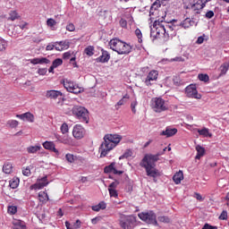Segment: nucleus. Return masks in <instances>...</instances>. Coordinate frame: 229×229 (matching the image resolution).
I'll list each match as a JSON object with an SVG mask.
<instances>
[{"label": "nucleus", "instance_id": "b1692460", "mask_svg": "<svg viewBox=\"0 0 229 229\" xmlns=\"http://www.w3.org/2000/svg\"><path fill=\"white\" fill-rule=\"evenodd\" d=\"M194 24H196V22L192 19L186 18L184 21L179 23V26H182V28H184V30H187L191 28V26H194Z\"/></svg>", "mask_w": 229, "mask_h": 229}, {"label": "nucleus", "instance_id": "c03bdc74", "mask_svg": "<svg viewBox=\"0 0 229 229\" xmlns=\"http://www.w3.org/2000/svg\"><path fill=\"white\" fill-rule=\"evenodd\" d=\"M158 221L160 223H171V218H169V216H158Z\"/></svg>", "mask_w": 229, "mask_h": 229}, {"label": "nucleus", "instance_id": "dca6fc26", "mask_svg": "<svg viewBox=\"0 0 229 229\" xmlns=\"http://www.w3.org/2000/svg\"><path fill=\"white\" fill-rule=\"evenodd\" d=\"M43 148H45V149H48V151H52L57 157H60V151H58V149L56 148V147L55 145V142H53V141H45L43 143Z\"/></svg>", "mask_w": 229, "mask_h": 229}, {"label": "nucleus", "instance_id": "473e14b6", "mask_svg": "<svg viewBox=\"0 0 229 229\" xmlns=\"http://www.w3.org/2000/svg\"><path fill=\"white\" fill-rule=\"evenodd\" d=\"M42 149V147L40 145H35V146H30L27 148L28 153H37L38 151H40Z\"/></svg>", "mask_w": 229, "mask_h": 229}, {"label": "nucleus", "instance_id": "5701e85b", "mask_svg": "<svg viewBox=\"0 0 229 229\" xmlns=\"http://www.w3.org/2000/svg\"><path fill=\"white\" fill-rule=\"evenodd\" d=\"M178 133V129L173 128L171 129L170 127H166V129L163 131L160 132V135L163 137H173L174 135H176Z\"/></svg>", "mask_w": 229, "mask_h": 229}, {"label": "nucleus", "instance_id": "c756f323", "mask_svg": "<svg viewBox=\"0 0 229 229\" xmlns=\"http://www.w3.org/2000/svg\"><path fill=\"white\" fill-rule=\"evenodd\" d=\"M197 131L201 137H209V139L212 138V133H210V131L206 127L202 129H197Z\"/></svg>", "mask_w": 229, "mask_h": 229}, {"label": "nucleus", "instance_id": "e433bc0d", "mask_svg": "<svg viewBox=\"0 0 229 229\" xmlns=\"http://www.w3.org/2000/svg\"><path fill=\"white\" fill-rule=\"evenodd\" d=\"M84 53L88 56H93V55H94V47L93 46H89L88 47H86L84 49Z\"/></svg>", "mask_w": 229, "mask_h": 229}, {"label": "nucleus", "instance_id": "7c9ffc66", "mask_svg": "<svg viewBox=\"0 0 229 229\" xmlns=\"http://www.w3.org/2000/svg\"><path fill=\"white\" fill-rule=\"evenodd\" d=\"M13 171V165H12V163H5L3 166V172L5 174H12V172Z\"/></svg>", "mask_w": 229, "mask_h": 229}, {"label": "nucleus", "instance_id": "6e6552de", "mask_svg": "<svg viewBox=\"0 0 229 229\" xmlns=\"http://www.w3.org/2000/svg\"><path fill=\"white\" fill-rule=\"evenodd\" d=\"M153 29L150 30V37H153L154 38H157V35H166L165 31V23L163 20H157L153 23ZM155 33L157 35H155Z\"/></svg>", "mask_w": 229, "mask_h": 229}, {"label": "nucleus", "instance_id": "20e7f679", "mask_svg": "<svg viewBox=\"0 0 229 229\" xmlns=\"http://www.w3.org/2000/svg\"><path fill=\"white\" fill-rule=\"evenodd\" d=\"M137 223V216L133 215H123L120 214L119 216V225L123 229H133L135 224Z\"/></svg>", "mask_w": 229, "mask_h": 229}, {"label": "nucleus", "instance_id": "4c0bfd02", "mask_svg": "<svg viewBox=\"0 0 229 229\" xmlns=\"http://www.w3.org/2000/svg\"><path fill=\"white\" fill-rule=\"evenodd\" d=\"M228 64H224L220 66L219 71H220V74H225L226 72H228Z\"/></svg>", "mask_w": 229, "mask_h": 229}, {"label": "nucleus", "instance_id": "e2e57ef3", "mask_svg": "<svg viewBox=\"0 0 229 229\" xmlns=\"http://www.w3.org/2000/svg\"><path fill=\"white\" fill-rule=\"evenodd\" d=\"M206 19H212V17H214V12L213 11H208L206 15H205Z\"/></svg>", "mask_w": 229, "mask_h": 229}, {"label": "nucleus", "instance_id": "4d7b16f0", "mask_svg": "<svg viewBox=\"0 0 229 229\" xmlns=\"http://www.w3.org/2000/svg\"><path fill=\"white\" fill-rule=\"evenodd\" d=\"M228 218V212L223 211L219 216V219H222L223 221L226 220Z\"/></svg>", "mask_w": 229, "mask_h": 229}, {"label": "nucleus", "instance_id": "69168bd1", "mask_svg": "<svg viewBox=\"0 0 229 229\" xmlns=\"http://www.w3.org/2000/svg\"><path fill=\"white\" fill-rule=\"evenodd\" d=\"M170 62H183V58L182 57H175L170 60Z\"/></svg>", "mask_w": 229, "mask_h": 229}, {"label": "nucleus", "instance_id": "13d9d810", "mask_svg": "<svg viewBox=\"0 0 229 229\" xmlns=\"http://www.w3.org/2000/svg\"><path fill=\"white\" fill-rule=\"evenodd\" d=\"M65 226L67 229H78L80 228V225H71V223H69L68 221L65 222Z\"/></svg>", "mask_w": 229, "mask_h": 229}, {"label": "nucleus", "instance_id": "393cba45", "mask_svg": "<svg viewBox=\"0 0 229 229\" xmlns=\"http://www.w3.org/2000/svg\"><path fill=\"white\" fill-rule=\"evenodd\" d=\"M50 63H51V61H49V59H47L46 57L30 59V64H32L33 65H38V64L42 65L44 64H47Z\"/></svg>", "mask_w": 229, "mask_h": 229}, {"label": "nucleus", "instance_id": "603ef678", "mask_svg": "<svg viewBox=\"0 0 229 229\" xmlns=\"http://www.w3.org/2000/svg\"><path fill=\"white\" fill-rule=\"evenodd\" d=\"M16 226H19L21 229H25L26 228V224L23 221L18 220L15 223Z\"/></svg>", "mask_w": 229, "mask_h": 229}, {"label": "nucleus", "instance_id": "f8f14e48", "mask_svg": "<svg viewBox=\"0 0 229 229\" xmlns=\"http://www.w3.org/2000/svg\"><path fill=\"white\" fill-rule=\"evenodd\" d=\"M185 94L187 98H192L193 99H201V95L198 93L196 85L191 84L185 89Z\"/></svg>", "mask_w": 229, "mask_h": 229}, {"label": "nucleus", "instance_id": "4be33fe9", "mask_svg": "<svg viewBox=\"0 0 229 229\" xmlns=\"http://www.w3.org/2000/svg\"><path fill=\"white\" fill-rule=\"evenodd\" d=\"M101 51L102 54L97 58V62H99L100 64H106V62L110 60V53L105 49H102Z\"/></svg>", "mask_w": 229, "mask_h": 229}, {"label": "nucleus", "instance_id": "58836bf2", "mask_svg": "<svg viewBox=\"0 0 229 229\" xmlns=\"http://www.w3.org/2000/svg\"><path fill=\"white\" fill-rule=\"evenodd\" d=\"M64 64V61L61 58H56L53 61L52 66L56 69V67H60Z\"/></svg>", "mask_w": 229, "mask_h": 229}, {"label": "nucleus", "instance_id": "338daca9", "mask_svg": "<svg viewBox=\"0 0 229 229\" xmlns=\"http://www.w3.org/2000/svg\"><path fill=\"white\" fill-rule=\"evenodd\" d=\"M204 41H205V38H203V36L199 37L197 39L198 44H203Z\"/></svg>", "mask_w": 229, "mask_h": 229}, {"label": "nucleus", "instance_id": "4468645a", "mask_svg": "<svg viewBox=\"0 0 229 229\" xmlns=\"http://www.w3.org/2000/svg\"><path fill=\"white\" fill-rule=\"evenodd\" d=\"M157 80H158V71L152 70L148 72L145 80V84L147 87H150V85H153V81H157Z\"/></svg>", "mask_w": 229, "mask_h": 229}, {"label": "nucleus", "instance_id": "bf43d9fd", "mask_svg": "<svg viewBox=\"0 0 229 229\" xmlns=\"http://www.w3.org/2000/svg\"><path fill=\"white\" fill-rule=\"evenodd\" d=\"M38 74H40V76H45V74L47 73V68H40L38 71Z\"/></svg>", "mask_w": 229, "mask_h": 229}, {"label": "nucleus", "instance_id": "6ab92c4d", "mask_svg": "<svg viewBox=\"0 0 229 229\" xmlns=\"http://www.w3.org/2000/svg\"><path fill=\"white\" fill-rule=\"evenodd\" d=\"M104 173H106V174L110 173H113V174H123V172L115 169V163H111L109 165L104 168Z\"/></svg>", "mask_w": 229, "mask_h": 229}, {"label": "nucleus", "instance_id": "423d86ee", "mask_svg": "<svg viewBox=\"0 0 229 229\" xmlns=\"http://www.w3.org/2000/svg\"><path fill=\"white\" fill-rule=\"evenodd\" d=\"M73 115H76L82 123H89V110L83 106H75L72 110Z\"/></svg>", "mask_w": 229, "mask_h": 229}, {"label": "nucleus", "instance_id": "0eeeda50", "mask_svg": "<svg viewBox=\"0 0 229 229\" xmlns=\"http://www.w3.org/2000/svg\"><path fill=\"white\" fill-rule=\"evenodd\" d=\"M151 106L154 112H157L158 114L162 112H165L168 106L165 104V100L162 98H154L151 99Z\"/></svg>", "mask_w": 229, "mask_h": 229}, {"label": "nucleus", "instance_id": "7ed1b4c3", "mask_svg": "<svg viewBox=\"0 0 229 229\" xmlns=\"http://www.w3.org/2000/svg\"><path fill=\"white\" fill-rule=\"evenodd\" d=\"M109 46L113 51H115L118 55H130L131 53L132 47L130 44H127L124 41L114 38L111 39Z\"/></svg>", "mask_w": 229, "mask_h": 229}, {"label": "nucleus", "instance_id": "aec40b11", "mask_svg": "<svg viewBox=\"0 0 229 229\" xmlns=\"http://www.w3.org/2000/svg\"><path fill=\"white\" fill-rule=\"evenodd\" d=\"M63 93L62 91H58V90H47L46 93V98H47L48 99H58V98H62Z\"/></svg>", "mask_w": 229, "mask_h": 229}, {"label": "nucleus", "instance_id": "3c124183", "mask_svg": "<svg viewBox=\"0 0 229 229\" xmlns=\"http://www.w3.org/2000/svg\"><path fill=\"white\" fill-rule=\"evenodd\" d=\"M8 213L12 214V215L17 214V207H15V206H9L8 207Z\"/></svg>", "mask_w": 229, "mask_h": 229}, {"label": "nucleus", "instance_id": "a19ab883", "mask_svg": "<svg viewBox=\"0 0 229 229\" xmlns=\"http://www.w3.org/2000/svg\"><path fill=\"white\" fill-rule=\"evenodd\" d=\"M198 78L200 81H204L205 83H207V81L210 80L208 74H203V73H199L198 75Z\"/></svg>", "mask_w": 229, "mask_h": 229}, {"label": "nucleus", "instance_id": "cd10ccee", "mask_svg": "<svg viewBox=\"0 0 229 229\" xmlns=\"http://www.w3.org/2000/svg\"><path fill=\"white\" fill-rule=\"evenodd\" d=\"M173 180L176 185H179V183H182V180H183V172L179 171L177 172L174 176Z\"/></svg>", "mask_w": 229, "mask_h": 229}, {"label": "nucleus", "instance_id": "a878e982", "mask_svg": "<svg viewBox=\"0 0 229 229\" xmlns=\"http://www.w3.org/2000/svg\"><path fill=\"white\" fill-rule=\"evenodd\" d=\"M130 99V95L126 94L125 96H123L122 98V99H120L116 105L114 106V108H116V110H119V108H121V106H123V105H126V103H128V100Z\"/></svg>", "mask_w": 229, "mask_h": 229}, {"label": "nucleus", "instance_id": "1a4fd4ad", "mask_svg": "<svg viewBox=\"0 0 229 229\" xmlns=\"http://www.w3.org/2000/svg\"><path fill=\"white\" fill-rule=\"evenodd\" d=\"M63 85L67 92H71L72 94H81L83 92V88L71 80H64Z\"/></svg>", "mask_w": 229, "mask_h": 229}, {"label": "nucleus", "instance_id": "5fc2aeb1", "mask_svg": "<svg viewBox=\"0 0 229 229\" xmlns=\"http://www.w3.org/2000/svg\"><path fill=\"white\" fill-rule=\"evenodd\" d=\"M136 106H137V100H134L131 104V108L132 114H137V109L135 108Z\"/></svg>", "mask_w": 229, "mask_h": 229}, {"label": "nucleus", "instance_id": "c85d7f7f", "mask_svg": "<svg viewBox=\"0 0 229 229\" xmlns=\"http://www.w3.org/2000/svg\"><path fill=\"white\" fill-rule=\"evenodd\" d=\"M106 208V203L105 201H101L98 205L91 207V210H93L94 212H99V210H105Z\"/></svg>", "mask_w": 229, "mask_h": 229}, {"label": "nucleus", "instance_id": "39448f33", "mask_svg": "<svg viewBox=\"0 0 229 229\" xmlns=\"http://www.w3.org/2000/svg\"><path fill=\"white\" fill-rule=\"evenodd\" d=\"M138 217L147 225H153L157 226L158 222L157 221V215L153 211L141 212L138 214Z\"/></svg>", "mask_w": 229, "mask_h": 229}, {"label": "nucleus", "instance_id": "72a5a7b5", "mask_svg": "<svg viewBox=\"0 0 229 229\" xmlns=\"http://www.w3.org/2000/svg\"><path fill=\"white\" fill-rule=\"evenodd\" d=\"M9 187L11 189H17L19 187V178H13L9 181Z\"/></svg>", "mask_w": 229, "mask_h": 229}, {"label": "nucleus", "instance_id": "9b49d317", "mask_svg": "<svg viewBox=\"0 0 229 229\" xmlns=\"http://www.w3.org/2000/svg\"><path fill=\"white\" fill-rule=\"evenodd\" d=\"M176 20H172L170 22L165 21V30L167 37H174L176 35Z\"/></svg>", "mask_w": 229, "mask_h": 229}, {"label": "nucleus", "instance_id": "6e6d98bb", "mask_svg": "<svg viewBox=\"0 0 229 229\" xmlns=\"http://www.w3.org/2000/svg\"><path fill=\"white\" fill-rule=\"evenodd\" d=\"M117 185H119V181H114L111 184H109L108 189H117Z\"/></svg>", "mask_w": 229, "mask_h": 229}, {"label": "nucleus", "instance_id": "f03ea898", "mask_svg": "<svg viewBox=\"0 0 229 229\" xmlns=\"http://www.w3.org/2000/svg\"><path fill=\"white\" fill-rule=\"evenodd\" d=\"M122 140L123 137L119 134H106L104 136V141L99 147L100 158L106 157L109 151H112Z\"/></svg>", "mask_w": 229, "mask_h": 229}, {"label": "nucleus", "instance_id": "49530a36", "mask_svg": "<svg viewBox=\"0 0 229 229\" xmlns=\"http://www.w3.org/2000/svg\"><path fill=\"white\" fill-rule=\"evenodd\" d=\"M53 49L56 50V42L49 43L46 47V51H53Z\"/></svg>", "mask_w": 229, "mask_h": 229}, {"label": "nucleus", "instance_id": "ddd939ff", "mask_svg": "<svg viewBox=\"0 0 229 229\" xmlns=\"http://www.w3.org/2000/svg\"><path fill=\"white\" fill-rule=\"evenodd\" d=\"M85 128H83V126H81V124H76L73 127L72 135L74 139L80 140L81 139H83L85 137Z\"/></svg>", "mask_w": 229, "mask_h": 229}, {"label": "nucleus", "instance_id": "09e8293b", "mask_svg": "<svg viewBox=\"0 0 229 229\" xmlns=\"http://www.w3.org/2000/svg\"><path fill=\"white\" fill-rule=\"evenodd\" d=\"M22 174L24 176H30L31 174V169H30V166H27L26 168H22Z\"/></svg>", "mask_w": 229, "mask_h": 229}, {"label": "nucleus", "instance_id": "2eb2a0df", "mask_svg": "<svg viewBox=\"0 0 229 229\" xmlns=\"http://www.w3.org/2000/svg\"><path fill=\"white\" fill-rule=\"evenodd\" d=\"M47 185H49V182H47V177H43L35 184L30 186L31 191H40V189H44Z\"/></svg>", "mask_w": 229, "mask_h": 229}, {"label": "nucleus", "instance_id": "680f3d73", "mask_svg": "<svg viewBox=\"0 0 229 229\" xmlns=\"http://www.w3.org/2000/svg\"><path fill=\"white\" fill-rule=\"evenodd\" d=\"M66 30L67 31H74V30H76V27H74V24L70 23L66 26Z\"/></svg>", "mask_w": 229, "mask_h": 229}, {"label": "nucleus", "instance_id": "774afa93", "mask_svg": "<svg viewBox=\"0 0 229 229\" xmlns=\"http://www.w3.org/2000/svg\"><path fill=\"white\" fill-rule=\"evenodd\" d=\"M195 198L198 201H203V197H201V194L199 193H195Z\"/></svg>", "mask_w": 229, "mask_h": 229}, {"label": "nucleus", "instance_id": "0e129e2a", "mask_svg": "<svg viewBox=\"0 0 229 229\" xmlns=\"http://www.w3.org/2000/svg\"><path fill=\"white\" fill-rule=\"evenodd\" d=\"M63 58H64V60H69V58H71V52H65L63 55Z\"/></svg>", "mask_w": 229, "mask_h": 229}, {"label": "nucleus", "instance_id": "37998d69", "mask_svg": "<svg viewBox=\"0 0 229 229\" xmlns=\"http://www.w3.org/2000/svg\"><path fill=\"white\" fill-rule=\"evenodd\" d=\"M61 131L63 135H65V133H69V125L66 123L61 125Z\"/></svg>", "mask_w": 229, "mask_h": 229}, {"label": "nucleus", "instance_id": "f3484780", "mask_svg": "<svg viewBox=\"0 0 229 229\" xmlns=\"http://www.w3.org/2000/svg\"><path fill=\"white\" fill-rule=\"evenodd\" d=\"M16 117L18 119H21V121H27L28 123H35V115H33V114L30 112L21 114H16Z\"/></svg>", "mask_w": 229, "mask_h": 229}, {"label": "nucleus", "instance_id": "79ce46f5", "mask_svg": "<svg viewBox=\"0 0 229 229\" xmlns=\"http://www.w3.org/2000/svg\"><path fill=\"white\" fill-rule=\"evenodd\" d=\"M9 15L10 17L8 18V21H15L19 19V14H17V12L15 11H11Z\"/></svg>", "mask_w": 229, "mask_h": 229}, {"label": "nucleus", "instance_id": "f257e3e1", "mask_svg": "<svg viewBox=\"0 0 229 229\" xmlns=\"http://www.w3.org/2000/svg\"><path fill=\"white\" fill-rule=\"evenodd\" d=\"M167 151V148H165L162 152H158L156 155L146 154L140 163V167H143L146 170L147 176L150 178H157L160 175L158 169L155 168L157 162L160 160L161 155H164Z\"/></svg>", "mask_w": 229, "mask_h": 229}, {"label": "nucleus", "instance_id": "8fccbe9b", "mask_svg": "<svg viewBox=\"0 0 229 229\" xmlns=\"http://www.w3.org/2000/svg\"><path fill=\"white\" fill-rule=\"evenodd\" d=\"M135 35L138 38L139 42H142V32L140 31V29H136Z\"/></svg>", "mask_w": 229, "mask_h": 229}, {"label": "nucleus", "instance_id": "9d476101", "mask_svg": "<svg viewBox=\"0 0 229 229\" xmlns=\"http://www.w3.org/2000/svg\"><path fill=\"white\" fill-rule=\"evenodd\" d=\"M208 1L210 0H197L195 4L189 5L187 8L189 12L193 13V15H199L201 10L205 8V5L207 4V3H208Z\"/></svg>", "mask_w": 229, "mask_h": 229}, {"label": "nucleus", "instance_id": "052dcab7", "mask_svg": "<svg viewBox=\"0 0 229 229\" xmlns=\"http://www.w3.org/2000/svg\"><path fill=\"white\" fill-rule=\"evenodd\" d=\"M120 26L122 28H127L128 27V21H126V20H124V19H121L120 20Z\"/></svg>", "mask_w": 229, "mask_h": 229}, {"label": "nucleus", "instance_id": "2f4dec72", "mask_svg": "<svg viewBox=\"0 0 229 229\" xmlns=\"http://www.w3.org/2000/svg\"><path fill=\"white\" fill-rule=\"evenodd\" d=\"M38 198L41 203H46L47 201H49V196L44 191L38 193Z\"/></svg>", "mask_w": 229, "mask_h": 229}, {"label": "nucleus", "instance_id": "ea45409f", "mask_svg": "<svg viewBox=\"0 0 229 229\" xmlns=\"http://www.w3.org/2000/svg\"><path fill=\"white\" fill-rule=\"evenodd\" d=\"M8 47V42L4 39H0V51H6Z\"/></svg>", "mask_w": 229, "mask_h": 229}, {"label": "nucleus", "instance_id": "f704fd0d", "mask_svg": "<svg viewBox=\"0 0 229 229\" xmlns=\"http://www.w3.org/2000/svg\"><path fill=\"white\" fill-rule=\"evenodd\" d=\"M6 126H8L9 128H17V126H19V121L8 120L6 123Z\"/></svg>", "mask_w": 229, "mask_h": 229}, {"label": "nucleus", "instance_id": "a211bd4d", "mask_svg": "<svg viewBox=\"0 0 229 229\" xmlns=\"http://www.w3.org/2000/svg\"><path fill=\"white\" fill-rule=\"evenodd\" d=\"M71 43L69 40L64 41H56L55 42V51H65V49H69Z\"/></svg>", "mask_w": 229, "mask_h": 229}, {"label": "nucleus", "instance_id": "412c9836", "mask_svg": "<svg viewBox=\"0 0 229 229\" xmlns=\"http://www.w3.org/2000/svg\"><path fill=\"white\" fill-rule=\"evenodd\" d=\"M55 139L57 140L58 142H60L61 144H65L66 146H71L72 144V139L68 135H64V136L56 135Z\"/></svg>", "mask_w": 229, "mask_h": 229}, {"label": "nucleus", "instance_id": "de8ad7c7", "mask_svg": "<svg viewBox=\"0 0 229 229\" xmlns=\"http://www.w3.org/2000/svg\"><path fill=\"white\" fill-rule=\"evenodd\" d=\"M47 25L49 26L50 28H54V26H56V21L50 18L47 21Z\"/></svg>", "mask_w": 229, "mask_h": 229}, {"label": "nucleus", "instance_id": "a18cd8bd", "mask_svg": "<svg viewBox=\"0 0 229 229\" xmlns=\"http://www.w3.org/2000/svg\"><path fill=\"white\" fill-rule=\"evenodd\" d=\"M108 192H109V195L111 198H118V196H119L117 190L108 189Z\"/></svg>", "mask_w": 229, "mask_h": 229}, {"label": "nucleus", "instance_id": "bb28decb", "mask_svg": "<svg viewBox=\"0 0 229 229\" xmlns=\"http://www.w3.org/2000/svg\"><path fill=\"white\" fill-rule=\"evenodd\" d=\"M195 149L197 151V155L195 157L197 160H199L201 157L205 156V148H203L201 145H197Z\"/></svg>", "mask_w": 229, "mask_h": 229}, {"label": "nucleus", "instance_id": "c9c22d12", "mask_svg": "<svg viewBox=\"0 0 229 229\" xmlns=\"http://www.w3.org/2000/svg\"><path fill=\"white\" fill-rule=\"evenodd\" d=\"M132 155L133 151H131V149H127L125 150L123 155L120 156L119 160H123V158H130V157H132Z\"/></svg>", "mask_w": 229, "mask_h": 229}, {"label": "nucleus", "instance_id": "864d4df0", "mask_svg": "<svg viewBox=\"0 0 229 229\" xmlns=\"http://www.w3.org/2000/svg\"><path fill=\"white\" fill-rule=\"evenodd\" d=\"M65 158L67 162H70V164H72V162H74V156L72 154H66Z\"/></svg>", "mask_w": 229, "mask_h": 229}]
</instances>
